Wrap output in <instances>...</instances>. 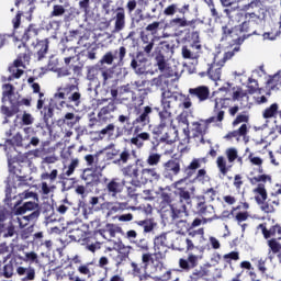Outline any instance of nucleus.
<instances>
[{
  "mask_svg": "<svg viewBox=\"0 0 281 281\" xmlns=\"http://www.w3.org/2000/svg\"><path fill=\"white\" fill-rule=\"evenodd\" d=\"M248 160L251 166H257L250 171V178L248 179V181L250 186H257L252 190V194H255V201L257 205L261 206L262 202L267 201L269 196L265 183H271V181H273V177L265 172V167L262 166V164H265V160L260 158V156H256L254 155V153H250L248 155Z\"/></svg>",
  "mask_w": 281,
  "mask_h": 281,
  "instance_id": "f257e3e1",
  "label": "nucleus"
},
{
  "mask_svg": "<svg viewBox=\"0 0 281 281\" xmlns=\"http://www.w3.org/2000/svg\"><path fill=\"white\" fill-rule=\"evenodd\" d=\"M155 111H159V108L153 105H145L142 108H134V113L136 117L131 123V116L124 114L119 115L120 124H126L123 128L127 133H142L146 126L153 122V114Z\"/></svg>",
  "mask_w": 281,
  "mask_h": 281,
  "instance_id": "f03ea898",
  "label": "nucleus"
},
{
  "mask_svg": "<svg viewBox=\"0 0 281 281\" xmlns=\"http://www.w3.org/2000/svg\"><path fill=\"white\" fill-rule=\"evenodd\" d=\"M229 99H223V98H215L214 99V116H211L209 119H201L198 122L192 123V131L194 137H203L207 134V130L210 128V124H217V126H221L223 124V120H225V111L221 109H227L226 102ZM218 104H221V108H218Z\"/></svg>",
  "mask_w": 281,
  "mask_h": 281,
  "instance_id": "7ed1b4c3",
  "label": "nucleus"
},
{
  "mask_svg": "<svg viewBox=\"0 0 281 281\" xmlns=\"http://www.w3.org/2000/svg\"><path fill=\"white\" fill-rule=\"evenodd\" d=\"M55 100H66L60 102V106L70 104V106H80L82 104V93L78 85L68 83L57 89L54 95Z\"/></svg>",
  "mask_w": 281,
  "mask_h": 281,
  "instance_id": "20e7f679",
  "label": "nucleus"
},
{
  "mask_svg": "<svg viewBox=\"0 0 281 281\" xmlns=\"http://www.w3.org/2000/svg\"><path fill=\"white\" fill-rule=\"evenodd\" d=\"M2 89V102L9 101L11 104V106H1V113L5 117L4 124H7L8 117H14V115L19 113V99L16 98V94H14V86L12 83H4Z\"/></svg>",
  "mask_w": 281,
  "mask_h": 281,
  "instance_id": "39448f33",
  "label": "nucleus"
},
{
  "mask_svg": "<svg viewBox=\"0 0 281 281\" xmlns=\"http://www.w3.org/2000/svg\"><path fill=\"white\" fill-rule=\"evenodd\" d=\"M142 262L137 263L135 261L131 262L133 276L136 278H139L142 276V271H148V268L150 265H154V270L157 271V269H164V262L161 261H156L155 262V257H153L151 252H145L140 257Z\"/></svg>",
  "mask_w": 281,
  "mask_h": 281,
  "instance_id": "423d86ee",
  "label": "nucleus"
},
{
  "mask_svg": "<svg viewBox=\"0 0 281 281\" xmlns=\"http://www.w3.org/2000/svg\"><path fill=\"white\" fill-rule=\"evenodd\" d=\"M19 196L20 200L14 204L15 214L18 216L25 214V212H35V210H38V203L32 201L25 202L22 206H20L25 199H36V201H38V194L32 191H24L20 193Z\"/></svg>",
  "mask_w": 281,
  "mask_h": 281,
  "instance_id": "0eeeda50",
  "label": "nucleus"
},
{
  "mask_svg": "<svg viewBox=\"0 0 281 281\" xmlns=\"http://www.w3.org/2000/svg\"><path fill=\"white\" fill-rule=\"evenodd\" d=\"M67 234H69L70 240H75V243L89 244L91 238L98 234V232L91 233L86 225L83 226H74L67 227Z\"/></svg>",
  "mask_w": 281,
  "mask_h": 281,
  "instance_id": "6e6552de",
  "label": "nucleus"
},
{
  "mask_svg": "<svg viewBox=\"0 0 281 281\" xmlns=\"http://www.w3.org/2000/svg\"><path fill=\"white\" fill-rule=\"evenodd\" d=\"M124 58H126V48L120 46L114 50L106 52L100 63L101 65H113V63H116V67H122L124 65Z\"/></svg>",
  "mask_w": 281,
  "mask_h": 281,
  "instance_id": "1a4fd4ad",
  "label": "nucleus"
},
{
  "mask_svg": "<svg viewBox=\"0 0 281 281\" xmlns=\"http://www.w3.org/2000/svg\"><path fill=\"white\" fill-rule=\"evenodd\" d=\"M105 183V192L112 199H117V194H122L124 192V187L126 186V181L120 178H104Z\"/></svg>",
  "mask_w": 281,
  "mask_h": 281,
  "instance_id": "9d476101",
  "label": "nucleus"
},
{
  "mask_svg": "<svg viewBox=\"0 0 281 281\" xmlns=\"http://www.w3.org/2000/svg\"><path fill=\"white\" fill-rule=\"evenodd\" d=\"M131 249H133V247L120 245L119 249L110 252V258L114 262L116 269H120V267L124 266V262L128 260V257L131 256Z\"/></svg>",
  "mask_w": 281,
  "mask_h": 281,
  "instance_id": "9b49d317",
  "label": "nucleus"
},
{
  "mask_svg": "<svg viewBox=\"0 0 281 281\" xmlns=\"http://www.w3.org/2000/svg\"><path fill=\"white\" fill-rule=\"evenodd\" d=\"M183 180L177 181L175 183L176 191L173 192L175 196H178V203L180 205H186L192 203V194H194V187H178Z\"/></svg>",
  "mask_w": 281,
  "mask_h": 281,
  "instance_id": "f8f14e48",
  "label": "nucleus"
},
{
  "mask_svg": "<svg viewBox=\"0 0 281 281\" xmlns=\"http://www.w3.org/2000/svg\"><path fill=\"white\" fill-rule=\"evenodd\" d=\"M157 112L159 124L154 128V133L155 135H161L168 126H172L175 120L172 119V112H170V110H159Z\"/></svg>",
  "mask_w": 281,
  "mask_h": 281,
  "instance_id": "ddd939ff",
  "label": "nucleus"
},
{
  "mask_svg": "<svg viewBox=\"0 0 281 281\" xmlns=\"http://www.w3.org/2000/svg\"><path fill=\"white\" fill-rule=\"evenodd\" d=\"M102 173L99 171H95L91 168H86L82 170L81 179L85 181L87 188H98L101 181Z\"/></svg>",
  "mask_w": 281,
  "mask_h": 281,
  "instance_id": "4468645a",
  "label": "nucleus"
},
{
  "mask_svg": "<svg viewBox=\"0 0 281 281\" xmlns=\"http://www.w3.org/2000/svg\"><path fill=\"white\" fill-rule=\"evenodd\" d=\"M237 38L234 40V45H243L249 36L258 34L256 31H251V22L245 21L240 25H237Z\"/></svg>",
  "mask_w": 281,
  "mask_h": 281,
  "instance_id": "2eb2a0df",
  "label": "nucleus"
},
{
  "mask_svg": "<svg viewBox=\"0 0 281 281\" xmlns=\"http://www.w3.org/2000/svg\"><path fill=\"white\" fill-rule=\"evenodd\" d=\"M19 49L23 47L24 52L20 53L18 55V58L13 61V65L9 67L10 74H14V71L18 74V71H23V69H19V67H23V60L24 63H29L30 60V48L27 47V44L20 43L18 46Z\"/></svg>",
  "mask_w": 281,
  "mask_h": 281,
  "instance_id": "dca6fc26",
  "label": "nucleus"
},
{
  "mask_svg": "<svg viewBox=\"0 0 281 281\" xmlns=\"http://www.w3.org/2000/svg\"><path fill=\"white\" fill-rule=\"evenodd\" d=\"M139 168H144V162H142V159L137 158L135 160V164L127 165L122 169V172L124 177H130L132 181L139 183V177L142 175V171L139 170Z\"/></svg>",
  "mask_w": 281,
  "mask_h": 281,
  "instance_id": "f3484780",
  "label": "nucleus"
},
{
  "mask_svg": "<svg viewBox=\"0 0 281 281\" xmlns=\"http://www.w3.org/2000/svg\"><path fill=\"white\" fill-rule=\"evenodd\" d=\"M189 95L192 98V100H198L199 104H203V102H207V100H210V87L198 86L195 88H190Z\"/></svg>",
  "mask_w": 281,
  "mask_h": 281,
  "instance_id": "a211bd4d",
  "label": "nucleus"
},
{
  "mask_svg": "<svg viewBox=\"0 0 281 281\" xmlns=\"http://www.w3.org/2000/svg\"><path fill=\"white\" fill-rule=\"evenodd\" d=\"M181 172V159L171 158L164 164V175L166 179H172Z\"/></svg>",
  "mask_w": 281,
  "mask_h": 281,
  "instance_id": "6ab92c4d",
  "label": "nucleus"
},
{
  "mask_svg": "<svg viewBox=\"0 0 281 281\" xmlns=\"http://www.w3.org/2000/svg\"><path fill=\"white\" fill-rule=\"evenodd\" d=\"M203 256L194 255L190 252L188 258H180L178 265L181 271H192V269H196L199 267V260H202Z\"/></svg>",
  "mask_w": 281,
  "mask_h": 281,
  "instance_id": "aec40b11",
  "label": "nucleus"
},
{
  "mask_svg": "<svg viewBox=\"0 0 281 281\" xmlns=\"http://www.w3.org/2000/svg\"><path fill=\"white\" fill-rule=\"evenodd\" d=\"M223 74V66L218 63L213 61L212 64L207 65L206 72H200L199 76L201 78H205V76H209L210 80H213L214 82H218L221 80V76Z\"/></svg>",
  "mask_w": 281,
  "mask_h": 281,
  "instance_id": "412c9836",
  "label": "nucleus"
},
{
  "mask_svg": "<svg viewBox=\"0 0 281 281\" xmlns=\"http://www.w3.org/2000/svg\"><path fill=\"white\" fill-rule=\"evenodd\" d=\"M159 179H161V175L157 172V168H144L140 170L138 183L146 186V183H153L154 181H159Z\"/></svg>",
  "mask_w": 281,
  "mask_h": 281,
  "instance_id": "4be33fe9",
  "label": "nucleus"
},
{
  "mask_svg": "<svg viewBox=\"0 0 281 281\" xmlns=\"http://www.w3.org/2000/svg\"><path fill=\"white\" fill-rule=\"evenodd\" d=\"M195 210L200 216H203L204 218H207L209 221H212L211 218H214L215 216V211H214V205L207 204L205 202V199H199Z\"/></svg>",
  "mask_w": 281,
  "mask_h": 281,
  "instance_id": "5701e85b",
  "label": "nucleus"
},
{
  "mask_svg": "<svg viewBox=\"0 0 281 281\" xmlns=\"http://www.w3.org/2000/svg\"><path fill=\"white\" fill-rule=\"evenodd\" d=\"M257 229L261 231V234L266 240L269 238H278L281 237V226L280 224H274L272 226H267V223H261L257 226Z\"/></svg>",
  "mask_w": 281,
  "mask_h": 281,
  "instance_id": "b1692460",
  "label": "nucleus"
},
{
  "mask_svg": "<svg viewBox=\"0 0 281 281\" xmlns=\"http://www.w3.org/2000/svg\"><path fill=\"white\" fill-rule=\"evenodd\" d=\"M148 63V59L145 58L144 53L138 52L135 57L131 60V67L135 71V74H138L142 76L143 74H146V64Z\"/></svg>",
  "mask_w": 281,
  "mask_h": 281,
  "instance_id": "393cba45",
  "label": "nucleus"
},
{
  "mask_svg": "<svg viewBox=\"0 0 281 281\" xmlns=\"http://www.w3.org/2000/svg\"><path fill=\"white\" fill-rule=\"evenodd\" d=\"M133 157L137 158V151L135 149H130L128 147H124L122 150L119 149V158L113 160L115 166H126L133 159Z\"/></svg>",
  "mask_w": 281,
  "mask_h": 281,
  "instance_id": "a878e982",
  "label": "nucleus"
},
{
  "mask_svg": "<svg viewBox=\"0 0 281 281\" xmlns=\"http://www.w3.org/2000/svg\"><path fill=\"white\" fill-rule=\"evenodd\" d=\"M114 21V32H122L126 27V11L124 8H116L115 15L113 16Z\"/></svg>",
  "mask_w": 281,
  "mask_h": 281,
  "instance_id": "bb28decb",
  "label": "nucleus"
},
{
  "mask_svg": "<svg viewBox=\"0 0 281 281\" xmlns=\"http://www.w3.org/2000/svg\"><path fill=\"white\" fill-rule=\"evenodd\" d=\"M280 103L274 102L262 110L261 116L263 120H276L280 115Z\"/></svg>",
  "mask_w": 281,
  "mask_h": 281,
  "instance_id": "cd10ccee",
  "label": "nucleus"
},
{
  "mask_svg": "<svg viewBox=\"0 0 281 281\" xmlns=\"http://www.w3.org/2000/svg\"><path fill=\"white\" fill-rule=\"evenodd\" d=\"M280 205V199L279 198H270L265 200L261 205H259L261 212H265L266 214H273L276 212V207Z\"/></svg>",
  "mask_w": 281,
  "mask_h": 281,
  "instance_id": "c85d7f7f",
  "label": "nucleus"
},
{
  "mask_svg": "<svg viewBox=\"0 0 281 281\" xmlns=\"http://www.w3.org/2000/svg\"><path fill=\"white\" fill-rule=\"evenodd\" d=\"M234 45L235 38H238V29L236 26L229 27L228 25L222 26V38L221 41H229Z\"/></svg>",
  "mask_w": 281,
  "mask_h": 281,
  "instance_id": "c756f323",
  "label": "nucleus"
},
{
  "mask_svg": "<svg viewBox=\"0 0 281 281\" xmlns=\"http://www.w3.org/2000/svg\"><path fill=\"white\" fill-rule=\"evenodd\" d=\"M38 32H41V29H37L36 24H30L24 30L21 43H24V45H26L27 41H32V38H36V36H38Z\"/></svg>",
  "mask_w": 281,
  "mask_h": 281,
  "instance_id": "7c9ffc66",
  "label": "nucleus"
},
{
  "mask_svg": "<svg viewBox=\"0 0 281 281\" xmlns=\"http://www.w3.org/2000/svg\"><path fill=\"white\" fill-rule=\"evenodd\" d=\"M100 139H104V137H108V139H117L120 135H115V124L110 123L105 127H103L101 131L97 132Z\"/></svg>",
  "mask_w": 281,
  "mask_h": 281,
  "instance_id": "2f4dec72",
  "label": "nucleus"
},
{
  "mask_svg": "<svg viewBox=\"0 0 281 281\" xmlns=\"http://www.w3.org/2000/svg\"><path fill=\"white\" fill-rule=\"evenodd\" d=\"M201 164H205V158H193L192 161L184 168V173L188 178L196 173V170L201 168Z\"/></svg>",
  "mask_w": 281,
  "mask_h": 281,
  "instance_id": "473e14b6",
  "label": "nucleus"
},
{
  "mask_svg": "<svg viewBox=\"0 0 281 281\" xmlns=\"http://www.w3.org/2000/svg\"><path fill=\"white\" fill-rule=\"evenodd\" d=\"M281 87V77L279 75H274L270 77L266 82V95H271V91H276V89H280Z\"/></svg>",
  "mask_w": 281,
  "mask_h": 281,
  "instance_id": "72a5a7b5",
  "label": "nucleus"
},
{
  "mask_svg": "<svg viewBox=\"0 0 281 281\" xmlns=\"http://www.w3.org/2000/svg\"><path fill=\"white\" fill-rule=\"evenodd\" d=\"M188 10H190V4H184L182 8H179L177 4L172 3L165 8L164 14L165 16H175L177 12H179L180 14H186Z\"/></svg>",
  "mask_w": 281,
  "mask_h": 281,
  "instance_id": "f704fd0d",
  "label": "nucleus"
},
{
  "mask_svg": "<svg viewBox=\"0 0 281 281\" xmlns=\"http://www.w3.org/2000/svg\"><path fill=\"white\" fill-rule=\"evenodd\" d=\"M109 166V162H106V158L104 157V151H98L95 153V158H94V167L93 170L94 172H101Z\"/></svg>",
  "mask_w": 281,
  "mask_h": 281,
  "instance_id": "c9c22d12",
  "label": "nucleus"
},
{
  "mask_svg": "<svg viewBox=\"0 0 281 281\" xmlns=\"http://www.w3.org/2000/svg\"><path fill=\"white\" fill-rule=\"evenodd\" d=\"M194 23H196V20L188 21L186 16L183 18H173L169 21V27H194Z\"/></svg>",
  "mask_w": 281,
  "mask_h": 281,
  "instance_id": "e433bc0d",
  "label": "nucleus"
},
{
  "mask_svg": "<svg viewBox=\"0 0 281 281\" xmlns=\"http://www.w3.org/2000/svg\"><path fill=\"white\" fill-rule=\"evenodd\" d=\"M94 232L100 234L103 238H115L116 234L120 232V227L115 226V224H106L104 228ZM106 234L109 237H106Z\"/></svg>",
  "mask_w": 281,
  "mask_h": 281,
  "instance_id": "4c0bfd02",
  "label": "nucleus"
},
{
  "mask_svg": "<svg viewBox=\"0 0 281 281\" xmlns=\"http://www.w3.org/2000/svg\"><path fill=\"white\" fill-rule=\"evenodd\" d=\"M117 111V105L114 100H111L108 105L100 109L98 113L99 120H106V115H111V113H115Z\"/></svg>",
  "mask_w": 281,
  "mask_h": 281,
  "instance_id": "58836bf2",
  "label": "nucleus"
},
{
  "mask_svg": "<svg viewBox=\"0 0 281 281\" xmlns=\"http://www.w3.org/2000/svg\"><path fill=\"white\" fill-rule=\"evenodd\" d=\"M38 216H41V211L35 210L31 214L23 216L22 220L18 218L20 227H27L30 223H36Z\"/></svg>",
  "mask_w": 281,
  "mask_h": 281,
  "instance_id": "ea45409f",
  "label": "nucleus"
},
{
  "mask_svg": "<svg viewBox=\"0 0 281 281\" xmlns=\"http://www.w3.org/2000/svg\"><path fill=\"white\" fill-rule=\"evenodd\" d=\"M281 237L271 238L268 240V247L270 251L278 257L279 262L281 263Z\"/></svg>",
  "mask_w": 281,
  "mask_h": 281,
  "instance_id": "a19ab883",
  "label": "nucleus"
},
{
  "mask_svg": "<svg viewBox=\"0 0 281 281\" xmlns=\"http://www.w3.org/2000/svg\"><path fill=\"white\" fill-rule=\"evenodd\" d=\"M183 216H188V207L186 204H180V209L171 206V218L172 221H183Z\"/></svg>",
  "mask_w": 281,
  "mask_h": 281,
  "instance_id": "79ce46f5",
  "label": "nucleus"
},
{
  "mask_svg": "<svg viewBox=\"0 0 281 281\" xmlns=\"http://www.w3.org/2000/svg\"><path fill=\"white\" fill-rule=\"evenodd\" d=\"M134 225H137V227H140L144 232V234H150L157 227V223H155L154 220H142V221H135Z\"/></svg>",
  "mask_w": 281,
  "mask_h": 281,
  "instance_id": "37998d69",
  "label": "nucleus"
},
{
  "mask_svg": "<svg viewBox=\"0 0 281 281\" xmlns=\"http://www.w3.org/2000/svg\"><path fill=\"white\" fill-rule=\"evenodd\" d=\"M210 276V270L203 266H201L199 269H195L189 277L188 281H201L205 280Z\"/></svg>",
  "mask_w": 281,
  "mask_h": 281,
  "instance_id": "c03bdc74",
  "label": "nucleus"
},
{
  "mask_svg": "<svg viewBox=\"0 0 281 281\" xmlns=\"http://www.w3.org/2000/svg\"><path fill=\"white\" fill-rule=\"evenodd\" d=\"M18 276H25L22 280L23 281H32L36 278V270L32 267H18L16 269Z\"/></svg>",
  "mask_w": 281,
  "mask_h": 281,
  "instance_id": "a18cd8bd",
  "label": "nucleus"
},
{
  "mask_svg": "<svg viewBox=\"0 0 281 281\" xmlns=\"http://www.w3.org/2000/svg\"><path fill=\"white\" fill-rule=\"evenodd\" d=\"M35 49H37V60H43L45 55L49 50V41L43 40L36 43Z\"/></svg>",
  "mask_w": 281,
  "mask_h": 281,
  "instance_id": "49530a36",
  "label": "nucleus"
},
{
  "mask_svg": "<svg viewBox=\"0 0 281 281\" xmlns=\"http://www.w3.org/2000/svg\"><path fill=\"white\" fill-rule=\"evenodd\" d=\"M249 133V128L247 127V124H241L238 130H235L233 132H228L225 136V139H234L238 137H245Z\"/></svg>",
  "mask_w": 281,
  "mask_h": 281,
  "instance_id": "de8ad7c7",
  "label": "nucleus"
},
{
  "mask_svg": "<svg viewBox=\"0 0 281 281\" xmlns=\"http://www.w3.org/2000/svg\"><path fill=\"white\" fill-rule=\"evenodd\" d=\"M168 247V237L166 233L160 234L154 239V249L155 251H161Z\"/></svg>",
  "mask_w": 281,
  "mask_h": 281,
  "instance_id": "09e8293b",
  "label": "nucleus"
},
{
  "mask_svg": "<svg viewBox=\"0 0 281 281\" xmlns=\"http://www.w3.org/2000/svg\"><path fill=\"white\" fill-rule=\"evenodd\" d=\"M38 153V157H47L49 155H54L56 153V147L49 145V142L42 143V146L36 150Z\"/></svg>",
  "mask_w": 281,
  "mask_h": 281,
  "instance_id": "8fccbe9b",
  "label": "nucleus"
},
{
  "mask_svg": "<svg viewBox=\"0 0 281 281\" xmlns=\"http://www.w3.org/2000/svg\"><path fill=\"white\" fill-rule=\"evenodd\" d=\"M41 115L45 122V124H49V120L54 117V105L52 103L47 105H43L42 109L40 110Z\"/></svg>",
  "mask_w": 281,
  "mask_h": 281,
  "instance_id": "3c124183",
  "label": "nucleus"
},
{
  "mask_svg": "<svg viewBox=\"0 0 281 281\" xmlns=\"http://www.w3.org/2000/svg\"><path fill=\"white\" fill-rule=\"evenodd\" d=\"M194 249V241L190 238L178 239V251H192Z\"/></svg>",
  "mask_w": 281,
  "mask_h": 281,
  "instance_id": "603ef678",
  "label": "nucleus"
},
{
  "mask_svg": "<svg viewBox=\"0 0 281 281\" xmlns=\"http://www.w3.org/2000/svg\"><path fill=\"white\" fill-rule=\"evenodd\" d=\"M131 183L132 186L126 188L127 196H130V199H137L138 196L142 195V193L139 192L142 183H137L136 181L133 180Z\"/></svg>",
  "mask_w": 281,
  "mask_h": 281,
  "instance_id": "864d4df0",
  "label": "nucleus"
},
{
  "mask_svg": "<svg viewBox=\"0 0 281 281\" xmlns=\"http://www.w3.org/2000/svg\"><path fill=\"white\" fill-rule=\"evenodd\" d=\"M80 122V116H76L74 112H67L63 117V124H67L70 128Z\"/></svg>",
  "mask_w": 281,
  "mask_h": 281,
  "instance_id": "5fc2aeb1",
  "label": "nucleus"
},
{
  "mask_svg": "<svg viewBox=\"0 0 281 281\" xmlns=\"http://www.w3.org/2000/svg\"><path fill=\"white\" fill-rule=\"evenodd\" d=\"M124 210H128V202H115L108 212V216H113V214H117V212H124Z\"/></svg>",
  "mask_w": 281,
  "mask_h": 281,
  "instance_id": "6e6d98bb",
  "label": "nucleus"
},
{
  "mask_svg": "<svg viewBox=\"0 0 281 281\" xmlns=\"http://www.w3.org/2000/svg\"><path fill=\"white\" fill-rule=\"evenodd\" d=\"M5 146H18L20 148H25V143H23V135L16 133L12 139L5 140Z\"/></svg>",
  "mask_w": 281,
  "mask_h": 281,
  "instance_id": "4d7b16f0",
  "label": "nucleus"
},
{
  "mask_svg": "<svg viewBox=\"0 0 281 281\" xmlns=\"http://www.w3.org/2000/svg\"><path fill=\"white\" fill-rule=\"evenodd\" d=\"M244 98H246V100L249 99V94H247V91L243 90V88L240 87H234L233 88V94H232V99L234 102H238L240 100H244Z\"/></svg>",
  "mask_w": 281,
  "mask_h": 281,
  "instance_id": "13d9d810",
  "label": "nucleus"
},
{
  "mask_svg": "<svg viewBox=\"0 0 281 281\" xmlns=\"http://www.w3.org/2000/svg\"><path fill=\"white\" fill-rule=\"evenodd\" d=\"M160 199H162V203L170 205V207L177 205V195H175V193L161 192Z\"/></svg>",
  "mask_w": 281,
  "mask_h": 281,
  "instance_id": "bf43d9fd",
  "label": "nucleus"
},
{
  "mask_svg": "<svg viewBox=\"0 0 281 281\" xmlns=\"http://www.w3.org/2000/svg\"><path fill=\"white\" fill-rule=\"evenodd\" d=\"M177 227V234H188V232H191L190 223H188V220H178L176 222Z\"/></svg>",
  "mask_w": 281,
  "mask_h": 281,
  "instance_id": "052dcab7",
  "label": "nucleus"
},
{
  "mask_svg": "<svg viewBox=\"0 0 281 281\" xmlns=\"http://www.w3.org/2000/svg\"><path fill=\"white\" fill-rule=\"evenodd\" d=\"M225 155L228 159V164H234V161H236V159H238V161H243L241 157L238 158V149H236L235 147L227 148L225 150Z\"/></svg>",
  "mask_w": 281,
  "mask_h": 281,
  "instance_id": "680f3d73",
  "label": "nucleus"
},
{
  "mask_svg": "<svg viewBox=\"0 0 281 281\" xmlns=\"http://www.w3.org/2000/svg\"><path fill=\"white\" fill-rule=\"evenodd\" d=\"M65 12H67V10L65 9L64 5H61V4H54L53 5V10L49 13V19L65 16Z\"/></svg>",
  "mask_w": 281,
  "mask_h": 281,
  "instance_id": "e2e57ef3",
  "label": "nucleus"
},
{
  "mask_svg": "<svg viewBox=\"0 0 281 281\" xmlns=\"http://www.w3.org/2000/svg\"><path fill=\"white\" fill-rule=\"evenodd\" d=\"M216 166L224 177L229 172V168L227 167V160H225V157L218 156L216 159Z\"/></svg>",
  "mask_w": 281,
  "mask_h": 281,
  "instance_id": "0e129e2a",
  "label": "nucleus"
},
{
  "mask_svg": "<svg viewBox=\"0 0 281 281\" xmlns=\"http://www.w3.org/2000/svg\"><path fill=\"white\" fill-rule=\"evenodd\" d=\"M146 95H148L146 90H144V93L138 94V95H137V93L132 92V102L135 104V106L142 108V106H144V100H146Z\"/></svg>",
  "mask_w": 281,
  "mask_h": 281,
  "instance_id": "69168bd1",
  "label": "nucleus"
},
{
  "mask_svg": "<svg viewBox=\"0 0 281 281\" xmlns=\"http://www.w3.org/2000/svg\"><path fill=\"white\" fill-rule=\"evenodd\" d=\"M135 247L143 251V254H150V245L146 238H140L139 240L134 241Z\"/></svg>",
  "mask_w": 281,
  "mask_h": 281,
  "instance_id": "338daca9",
  "label": "nucleus"
},
{
  "mask_svg": "<svg viewBox=\"0 0 281 281\" xmlns=\"http://www.w3.org/2000/svg\"><path fill=\"white\" fill-rule=\"evenodd\" d=\"M273 124L274 126L270 130L269 135H276V133H278V135H281V110L280 114L273 121Z\"/></svg>",
  "mask_w": 281,
  "mask_h": 281,
  "instance_id": "774afa93",
  "label": "nucleus"
}]
</instances>
